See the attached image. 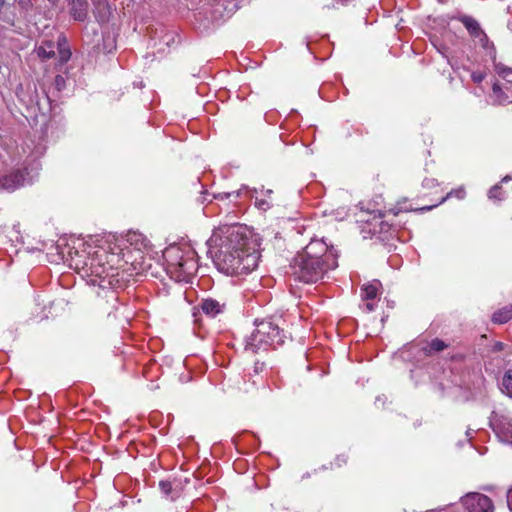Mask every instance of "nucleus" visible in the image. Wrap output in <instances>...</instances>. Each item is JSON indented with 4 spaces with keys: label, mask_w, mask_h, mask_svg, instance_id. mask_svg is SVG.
Wrapping results in <instances>:
<instances>
[{
    "label": "nucleus",
    "mask_w": 512,
    "mask_h": 512,
    "mask_svg": "<svg viewBox=\"0 0 512 512\" xmlns=\"http://www.w3.org/2000/svg\"><path fill=\"white\" fill-rule=\"evenodd\" d=\"M93 14L97 22H108L111 15V8L108 0H92Z\"/></svg>",
    "instance_id": "nucleus-12"
},
{
    "label": "nucleus",
    "mask_w": 512,
    "mask_h": 512,
    "mask_svg": "<svg viewBox=\"0 0 512 512\" xmlns=\"http://www.w3.org/2000/svg\"><path fill=\"white\" fill-rule=\"evenodd\" d=\"M54 84H55V87L58 91H61L65 88V85H66V81H65V78L61 75H57L55 77V81H54Z\"/></svg>",
    "instance_id": "nucleus-23"
},
{
    "label": "nucleus",
    "mask_w": 512,
    "mask_h": 512,
    "mask_svg": "<svg viewBox=\"0 0 512 512\" xmlns=\"http://www.w3.org/2000/svg\"><path fill=\"white\" fill-rule=\"evenodd\" d=\"M501 391L512 398V368L507 369L502 376Z\"/></svg>",
    "instance_id": "nucleus-17"
},
{
    "label": "nucleus",
    "mask_w": 512,
    "mask_h": 512,
    "mask_svg": "<svg viewBox=\"0 0 512 512\" xmlns=\"http://www.w3.org/2000/svg\"><path fill=\"white\" fill-rule=\"evenodd\" d=\"M448 345L441 339L435 338L422 348L425 355L431 356L446 349Z\"/></svg>",
    "instance_id": "nucleus-15"
},
{
    "label": "nucleus",
    "mask_w": 512,
    "mask_h": 512,
    "mask_svg": "<svg viewBox=\"0 0 512 512\" xmlns=\"http://www.w3.org/2000/svg\"><path fill=\"white\" fill-rule=\"evenodd\" d=\"M432 207H433V206L424 207V208H422V210H430V209H432Z\"/></svg>",
    "instance_id": "nucleus-35"
},
{
    "label": "nucleus",
    "mask_w": 512,
    "mask_h": 512,
    "mask_svg": "<svg viewBox=\"0 0 512 512\" xmlns=\"http://www.w3.org/2000/svg\"><path fill=\"white\" fill-rule=\"evenodd\" d=\"M500 90H501L500 85L498 83H495L493 85V92L498 93V91H500Z\"/></svg>",
    "instance_id": "nucleus-31"
},
{
    "label": "nucleus",
    "mask_w": 512,
    "mask_h": 512,
    "mask_svg": "<svg viewBox=\"0 0 512 512\" xmlns=\"http://www.w3.org/2000/svg\"><path fill=\"white\" fill-rule=\"evenodd\" d=\"M507 504H508L509 510L512 512V488L508 491V494H507Z\"/></svg>",
    "instance_id": "nucleus-27"
},
{
    "label": "nucleus",
    "mask_w": 512,
    "mask_h": 512,
    "mask_svg": "<svg viewBox=\"0 0 512 512\" xmlns=\"http://www.w3.org/2000/svg\"><path fill=\"white\" fill-rule=\"evenodd\" d=\"M69 16L77 22H85L89 17L90 4L88 0H64Z\"/></svg>",
    "instance_id": "nucleus-9"
},
{
    "label": "nucleus",
    "mask_w": 512,
    "mask_h": 512,
    "mask_svg": "<svg viewBox=\"0 0 512 512\" xmlns=\"http://www.w3.org/2000/svg\"><path fill=\"white\" fill-rule=\"evenodd\" d=\"M461 501L468 512H494L492 500L484 494L468 493L461 498Z\"/></svg>",
    "instance_id": "nucleus-7"
},
{
    "label": "nucleus",
    "mask_w": 512,
    "mask_h": 512,
    "mask_svg": "<svg viewBox=\"0 0 512 512\" xmlns=\"http://www.w3.org/2000/svg\"><path fill=\"white\" fill-rule=\"evenodd\" d=\"M159 488L165 496H168L172 491V484L170 481L162 480L159 482Z\"/></svg>",
    "instance_id": "nucleus-22"
},
{
    "label": "nucleus",
    "mask_w": 512,
    "mask_h": 512,
    "mask_svg": "<svg viewBox=\"0 0 512 512\" xmlns=\"http://www.w3.org/2000/svg\"><path fill=\"white\" fill-rule=\"evenodd\" d=\"M464 193H465V192H464V190H463V189H460V190L456 191V193H455V194H456V197H458V198H463Z\"/></svg>",
    "instance_id": "nucleus-30"
},
{
    "label": "nucleus",
    "mask_w": 512,
    "mask_h": 512,
    "mask_svg": "<svg viewBox=\"0 0 512 512\" xmlns=\"http://www.w3.org/2000/svg\"><path fill=\"white\" fill-rule=\"evenodd\" d=\"M125 257V254H123ZM121 262L127 263V260L120 258L119 254L108 253L105 249L95 252V256L90 262L91 283L102 288H115L119 283V268Z\"/></svg>",
    "instance_id": "nucleus-4"
},
{
    "label": "nucleus",
    "mask_w": 512,
    "mask_h": 512,
    "mask_svg": "<svg viewBox=\"0 0 512 512\" xmlns=\"http://www.w3.org/2000/svg\"><path fill=\"white\" fill-rule=\"evenodd\" d=\"M349 0H341V2L344 4V3H347Z\"/></svg>",
    "instance_id": "nucleus-39"
},
{
    "label": "nucleus",
    "mask_w": 512,
    "mask_h": 512,
    "mask_svg": "<svg viewBox=\"0 0 512 512\" xmlns=\"http://www.w3.org/2000/svg\"><path fill=\"white\" fill-rule=\"evenodd\" d=\"M488 197L492 200L501 201L505 198V192L500 184L494 185L488 192Z\"/></svg>",
    "instance_id": "nucleus-20"
},
{
    "label": "nucleus",
    "mask_w": 512,
    "mask_h": 512,
    "mask_svg": "<svg viewBox=\"0 0 512 512\" xmlns=\"http://www.w3.org/2000/svg\"><path fill=\"white\" fill-rule=\"evenodd\" d=\"M505 344L500 342V341H496L495 343H493V345L491 346V351L492 352H500V351H503L505 349Z\"/></svg>",
    "instance_id": "nucleus-24"
},
{
    "label": "nucleus",
    "mask_w": 512,
    "mask_h": 512,
    "mask_svg": "<svg viewBox=\"0 0 512 512\" xmlns=\"http://www.w3.org/2000/svg\"><path fill=\"white\" fill-rule=\"evenodd\" d=\"M508 180H509V177H508V176H506V177H504V178L502 179V181H501V182H507Z\"/></svg>",
    "instance_id": "nucleus-34"
},
{
    "label": "nucleus",
    "mask_w": 512,
    "mask_h": 512,
    "mask_svg": "<svg viewBox=\"0 0 512 512\" xmlns=\"http://www.w3.org/2000/svg\"><path fill=\"white\" fill-rule=\"evenodd\" d=\"M240 196V191H233V192H222L218 194H214L213 198L217 200H226L230 197L238 198Z\"/></svg>",
    "instance_id": "nucleus-21"
},
{
    "label": "nucleus",
    "mask_w": 512,
    "mask_h": 512,
    "mask_svg": "<svg viewBox=\"0 0 512 512\" xmlns=\"http://www.w3.org/2000/svg\"><path fill=\"white\" fill-rule=\"evenodd\" d=\"M261 192L265 197L262 199L256 198L255 205L258 209L266 211L272 207L271 195L273 191L271 189H261Z\"/></svg>",
    "instance_id": "nucleus-18"
},
{
    "label": "nucleus",
    "mask_w": 512,
    "mask_h": 512,
    "mask_svg": "<svg viewBox=\"0 0 512 512\" xmlns=\"http://www.w3.org/2000/svg\"><path fill=\"white\" fill-rule=\"evenodd\" d=\"M471 78L475 83H480L484 79V74L482 72H473Z\"/></svg>",
    "instance_id": "nucleus-25"
},
{
    "label": "nucleus",
    "mask_w": 512,
    "mask_h": 512,
    "mask_svg": "<svg viewBox=\"0 0 512 512\" xmlns=\"http://www.w3.org/2000/svg\"><path fill=\"white\" fill-rule=\"evenodd\" d=\"M226 302L214 298H206L201 302V310L209 317H216L226 310Z\"/></svg>",
    "instance_id": "nucleus-11"
},
{
    "label": "nucleus",
    "mask_w": 512,
    "mask_h": 512,
    "mask_svg": "<svg viewBox=\"0 0 512 512\" xmlns=\"http://www.w3.org/2000/svg\"><path fill=\"white\" fill-rule=\"evenodd\" d=\"M448 197H449V196L447 195V196H445V198H442V200L440 201V203L444 202V201H445V199H448Z\"/></svg>",
    "instance_id": "nucleus-37"
},
{
    "label": "nucleus",
    "mask_w": 512,
    "mask_h": 512,
    "mask_svg": "<svg viewBox=\"0 0 512 512\" xmlns=\"http://www.w3.org/2000/svg\"><path fill=\"white\" fill-rule=\"evenodd\" d=\"M436 185L435 179H424L423 186L427 188L434 187Z\"/></svg>",
    "instance_id": "nucleus-26"
},
{
    "label": "nucleus",
    "mask_w": 512,
    "mask_h": 512,
    "mask_svg": "<svg viewBox=\"0 0 512 512\" xmlns=\"http://www.w3.org/2000/svg\"><path fill=\"white\" fill-rule=\"evenodd\" d=\"M56 49L60 65L65 64L71 57V50L64 36H59L56 44L52 41H43L35 48L34 52L41 60H48L55 56Z\"/></svg>",
    "instance_id": "nucleus-6"
},
{
    "label": "nucleus",
    "mask_w": 512,
    "mask_h": 512,
    "mask_svg": "<svg viewBox=\"0 0 512 512\" xmlns=\"http://www.w3.org/2000/svg\"><path fill=\"white\" fill-rule=\"evenodd\" d=\"M283 330L272 319L255 321L254 331L245 339L244 350L250 353L267 351L284 343Z\"/></svg>",
    "instance_id": "nucleus-5"
},
{
    "label": "nucleus",
    "mask_w": 512,
    "mask_h": 512,
    "mask_svg": "<svg viewBox=\"0 0 512 512\" xmlns=\"http://www.w3.org/2000/svg\"><path fill=\"white\" fill-rule=\"evenodd\" d=\"M166 273L176 282H189L197 272L195 251L190 247L171 245L163 251Z\"/></svg>",
    "instance_id": "nucleus-3"
},
{
    "label": "nucleus",
    "mask_w": 512,
    "mask_h": 512,
    "mask_svg": "<svg viewBox=\"0 0 512 512\" xmlns=\"http://www.w3.org/2000/svg\"><path fill=\"white\" fill-rule=\"evenodd\" d=\"M49 3H51L52 5H56L58 3L59 0H48Z\"/></svg>",
    "instance_id": "nucleus-33"
},
{
    "label": "nucleus",
    "mask_w": 512,
    "mask_h": 512,
    "mask_svg": "<svg viewBox=\"0 0 512 512\" xmlns=\"http://www.w3.org/2000/svg\"><path fill=\"white\" fill-rule=\"evenodd\" d=\"M338 253L323 239H312L293 258L290 267L292 275L303 283H317L338 266Z\"/></svg>",
    "instance_id": "nucleus-2"
},
{
    "label": "nucleus",
    "mask_w": 512,
    "mask_h": 512,
    "mask_svg": "<svg viewBox=\"0 0 512 512\" xmlns=\"http://www.w3.org/2000/svg\"><path fill=\"white\" fill-rule=\"evenodd\" d=\"M380 286L381 284L379 281H374L373 283L364 285L362 288V299L374 300L378 295Z\"/></svg>",
    "instance_id": "nucleus-16"
},
{
    "label": "nucleus",
    "mask_w": 512,
    "mask_h": 512,
    "mask_svg": "<svg viewBox=\"0 0 512 512\" xmlns=\"http://www.w3.org/2000/svg\"><path fill=\"white\" fill-rule=\"evenodd\" d=\"M510 75L512 76V71H510V72H508V73L506 74V76H510Z\"/></svg>",
    "instance_id": "nucleus-38"
},
{
    "label": "nucleus",
    "mask_w": 512,
    "mask_h": 512,
    "mask_svg": "<svg viewBox=\"0 0 512 512\" xmlns=\"http://www.w3.org/2000/svg\"><path fill=\"white\" fill-rule=\"evenodd\" d=\"M456 19L464 25L471 37L478 39L483 48L493 47V44L490 43L488 36L475 18L469 15H460Z\"/></svg>",
    "instance_id": "nucleus-8"
},
{
    "label": "nucleus",
    "mask_w": 512,
    "mask_h": 512,
    "mask_svg": "<svg viewBox=\"0 0 512 512\" xmlns=\"http://www.w3.org/2000/svg\"><path fill=\"white\" fill-rule=\"evenodd\" d=\"M25 178L21 171L16 170L0 177V190L14 191L24 185Z\"/></svg>",
    "instance_id": "nucleus-10"
},
{
    "label": "nucleus",
    "mask_w": 512,
    "mask_h": 512,
    "mask_svg": "<svg viewBox=\"0 0 512 512\" xmlns=\"http://www.w3.org/2000/svg\"><path fill=\"white\" fill-rule=\"evenodd\" d=\"M510 320H512V304L497 310L492 316V321L498 324H504Z\"/></svg>",
    "instance_id": "nucleus-14"
},
{
    "label": "nucleus",
    "mask_w": 512,
    "mask_h": 512,
    "mask_svg": "<svg viewBox=\"0 0 512 512\" xmlns=\"http://www.w3.org/2000/svg\"><path fill=\"white\" fill-rule=\"evenodd\" d=\"M448 197H449V196L447 195V196H445V198H442V200L440 201V203L444 202V201H445V199H448Z\"/></svg>",
    "instance_id": "nucleus-36"
},
{
    "label": "nucleus",
    "mask_w": 512,
    "mask_h": 512,
    "mask_svg": "<svg viewBox=\"0 0 512 512\" xmlns=\"http://www.w3.org/2000/svg\"><path fill=\"white\" fill-rule=\"evenodd\" d=\"M498 432L500 433L503 441L512 443V421L502 423L498 428Z\"/></svg>",
    "instance_id": "nucleus-19"
},
{
    "label": "nucleus",
    "mask_w": 512,
    "mask_h": 512,
    "mask_svg": "<svg viewBox=\"0 0 512 512\" xmlns=\"http://www.w3.org/2000/svg\"><path fill=\"white\" fill-rule=\"evenodd\" d=\"M125 241L130 247H133L136 251H142L148 246L147 238L140 232L129 231L125 236Z\"/></svg>",
    "instance_id": "nucleus-13"
},
{
    "label": "nucleus",
    "mask_w": 512,
    "mask_h": 512,
    "mask_svg": "<svg viewBox=\"0 0 512 512\" xmlns=\"http://www.w3.org/2000/svg\"><path fill=\"white\" fill-rule=\"evenodd\" d=\"M365 307H366V310H367L368 312H371V311H373V310H374V304H373V303H371V302H367V303L365 304Z\"/></svg>",
    "instance_id": "nucleus-29"
},
{
    "label": "nucleus",
    "mask_w": 512,
    "mask_h": 512,
    "mask_svg": "<svg viewBox=\"0 0 512 512\" xmlns=\"http://www.w3.org/2000/svg\"><path fill=\"white\" fill-rule=\"evenodd\" d=\"M22 8H27L30 5V0H16Z\"/></svg>",
    "instance_id": "nucleus-28"
},
{
    "label": "nucleus",
    "mask_w": 512,
    "mask_h": 512,
    "mask_svg": "<svg viewBox=\"0 0 512 512\" xmlns=\"http://www.w3.org/2000/svg\"><path fill=\"white\" fill-rule=\"evenodd\" d=\"M466 435H467V437H468L469 439H471V438H472V430H471V429H468V430L466 431Z\"/></svg>",
    "instance_id": "nucleus-32"
},
{
    "label": "nucleus",
    "mask_w": 512,
    "mask_h": 512,
    "mask_svg": "<svg viewBox=\"0 0 512 512\" xmlns=\"http://www.w3.org/2000/svg\"><path fill=\"white\" fill-rule=\"evenodd\" d=\"M218 271L228 276H239L253 271L259 261L256 243L246 226L222 225L207 240Z\"/></svg>",
    "instance_id": "nucleus-1"
}]
</instances>
